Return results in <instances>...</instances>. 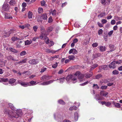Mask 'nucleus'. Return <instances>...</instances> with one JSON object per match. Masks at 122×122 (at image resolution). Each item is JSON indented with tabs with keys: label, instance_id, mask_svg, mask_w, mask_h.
<instances>
[{
	"label": "nucleus",
	"instance_id": "f257e3e1",
	"mask_svg": "<svg viewBox=\"0 0 122 122\" xmlns=\"http://www.w3.org/2000/svg\"><path fill=\"white\" fill-rule=\"evenodd\" d=\"M66 80L67 82L71 80L73 83L76 82V77L75 74L74 75H68L66 78Z\"/></svg>",
	"mask_w": 122,
	"mask_h": 122
},
{
	"label": "nucleus",
	"instance_id": "f03ea898",
	"mask_svg": "<svg viewBox=\"0 0 122 122\" xmlns=\"http://www.w3.org/2000/svg\"><path fill=\"white\" fill-rule=\"evenodd\" d=\"M40 28L41 34L40 36V37L41 39H42L44 36H46L47 34L46 33V31L43 26H41Z\"/></svg>",
	"mask_w": 122,
	"mask_h": 122
},
{
	"label": "nucleus",
	"instance_id": "7ed1b4c3",
	"mask_svg": "<svg viewBox=\"0 0 122 122\" xmlns=\"http://www.w3.org/2000/svg\"><path fill=\"white\" fill-rule=\"evenodd\" d=\"M17 82L19 84L21 85L24 87H26L31 85L29 84V82H23L20 80H18L17 81Z\"/></svg>",
	"mask_w": 122,
	"mask_h": 122
},
{
	"label": "nucleus",
	"instance_id": "20e7f679",
	"mask_svg": "<svg viewBox=\"0 0 122 122\" xmlns=\"http://www.w3.org/2000/svg\"><path fill=\"white\" fill-rule=\"evenodd\" d=\"M75 75L76 77V80L77 77H78L79 79L80 80L82 79L84 77V76L83 74H80L79 71H77L75 74ZM80 81H81V80H80Z\"/></svg>",
	"mask_w": 122,
	"mask_h": 122
},
{
	"label": "nucleus",
	"instance_id": "39448f33",
	"mask_svg": "<svg viewBox=\"0 0 122 122\" xmlns=\"http://www.w3.org/2000/svg\"><path fill=\"white\" fill-rule=\"evenodd\" d=\"M10 111L8 108H5L4 109L3 112L5 114H8V117H10L11 118H12L14 117L12 116L10 114L11 111Z\"/></svg>",
	"mask_w": 122,
	"mask_h": 122
},
{
	"label": "nucleus",
	"instance_id": "423d86ee",
	"mask_svg": "<svg viewBox=\"0 0 122 122\" xmlns=\"http://www.w3.org/2000/svg\"><path fill=\"white\" fill-rule=\"evenodd\" d=\"M10 114L11 115V116L14 117H13L12 118H11L10 117H9L10 119L11 120H13L14 118H18L19 117V114H17L16 112H13L12 111H11Z\"/></svg>",
	"mask_w": 122,
	"mask_h": 122
},
{
	"label": "nucleus",
	"instance_id": "0eeeda50",
	"mask_svg": "<svg viewBox=\"0 0 122 122\" xmlns=\"http://www.w3.org/2000/svg\"><path fill=\"white\" fill-rule=\"evenodd\" d=\"M10 7L9 6V5L6 2H5L4 4L2 9L4 11H6L8 10L9 9Z\"/></svg>",
	"mask_w": 122,
	"mask_h": 122
},
{
	"label": "nucleus",
	"instance_id": "6e6552de",
	"mask_svg": "<svg viewBox=\"0 0 122 122\" xmlns=\"http://www.w3.org/2000/svg\"><path fill=\"white\" fill-rule=\"evenodd\" d=\"M29 63L31 64H36L39 62L37 59H33L30 60L29 62Z\"/></svg>",
	"mask_w": 122,
	"mask_h": 122
},
{
	"label": "nucleus",
	"instance_id": "1a4fd4ad",
	"mask_svg": "<svg viewBox=\"0 0 122 122\" xmlns=\"http://www.w3.org/2000/svg\"><path fill=\"white\" fill-rule=\"evenodd\" d=\"M54 80H51L49 81H46L41 83L40 84V85H48L52 83Z\"/></svg>",
	"mask_w": 122,
	"mask_h": 122
},
{
	"label": "nucleus",
	"instance_id": "9d476101",
	"mask_svg": "<svg viewBox=\"0 0 122 122\" xmlns=\"http://www.w3.org/2000/svg\"><path fill=\"white\" fill-rule=\"evenodd\" d=\"M69 53L70 54L72 53L73 54H76L77 53V52L76 49L74 48H72L69 50Z\"/></svg>",
	"mask_w": 122,
	"mask_h": 122
},
{
	"label": "nucleus",
	"instance_id": "9b49d317",
	"mask_svg": "<svg viewBox=\"0 0 122 122\" xmlns=\"http://www.w3.org/2000/svg\"><path fill=\"white\" fill-rule=\"evenodd\" d=\"M50 79L49 77L46 75L43 76L41 78V80L42 81H46Z\"/></svg>",
	"mask_w": 122,
	"mask_h": 122
},
{
	"label": "nucleus",
	"instance_id": "f8f14e48",
	"mask_svg": "<svg viewBox=\"0 0 122 122\" xmlns=\"http://www.w3.org/2000/svg\"><path fill=\"white\" fill-rule=\"evenodd\" d=\"M115 63V61H112L111 63L109 65V67L110 68H114L116 67Z\"/></svg>",
	"mask_w": 122,
	"mask_h": 122
},
{
	"label": "nucleus",
	"instance_id": "ddd939ff",
	"mask_svg": "<svg viewBox=\"0 0 122 122\" xmlns=\"http://www.w3.org/2000/svg\"><path fill=\"white\" fill-rule=\"evenodd\" d=\"M99 48V49L101 52H103L105 51L106 50V48L105 46H100L98 47Z\"/></svg>",
	"mask_w": 122,
	"mask_h": 122
},
{
	"label": "nucleus",
	"instance_id": "4468645a",
	"mask_svg": "<svg viewBox=\"0 0 122 122\" xmlns=\"http://www.w3.org/2000/svg\"><path fill=\"white\" fill-rule=\"evenodd\" d=\"M8 105L9 107L11 110L14 111H16V108L14 107L12 104L9 103H8Z\"/></svg>",
	"mask_w": 122,
	"mask_h": 122
},
{
	"label": "nucleus",
	"instance_id": "2eb2a0df",
	"mask_svg": "<svg viewBox=\"0 0 122 122\" xmlns=\"http://www.w3.org/2000/svg\"><path fill=\"white\" fill-rule=\"evenodd\" d=\"M100 94L101 95L104 97H106V96L108 94V93L104 91H102L101 92Z\"/></svg>",
	"mask_w": 122,
	"mask_h": 122
},
{
	"label": "nucleus",
	"instance_id": "dca6fc26",
	"mask_svg": "<svg viewBox=\"0 0 122 122\" xmlns=\"http://www.w3.org/2000/svg\"><path fill=\"white\" fill-rule=\"evenodd\" d=\"M112 102L113 104L114 105L115 107L118 108H119L120 107L121 105L120 103H116L114 101H113Z\"/></svg>",
	"mask_w": 122,
	"mask_h": 122
},
{
	"label": "nucleus",
	"instance_id": "f3484780",
	"mask_svg": "<svg viewBox=\"0 0 122 122\" xmlns=\"http://www.w3.org/2000/svg\"><path fill=\"white\" fill-rule=\"evenodd\" d=\"M90 41V39H85L83 41V44L84 45H86L88 44Z\"/></svg>",
	"mask_w": 122,
	"mask_h": 122
},
{
	"label": "nucleus",
	"instance_id": "a211bd4d",
	"mask_svg": "<svg viewBox=\"0 0 122 122\" xmlns=\"http://www.w3.org/2000/svg\"><path fill=\"white\" fill-rule=\"evenodd\" d=\"M53 30V28L51 27H49L47 28L46 29V33H47V35L49 33L51 32Z\"/></svg>",
	"mask_w": 122,
	"mask_h": 122
},
{
	"label": "nucleus",
	"instance_id": "6ab92c4d",
	"mask_svg": "<svg viewBox=\"0 0 122 122\" xmlns=\"http://www.w3.org/2000/svg\"><path fill=\"white\" fill-rule=\"evenodd\" d=\"M109 47L111 49L110 50L109 52H111L114 51L115 49V48H114V45H110L109 46Z\"/></svg>",
	"mask_w": 122,
	"mask_h": 122
},
{
	"label": "nucleus",
	"instance_id": "aec40b11",
	"mask_svg": "<svg viewBox=\"0 0 122 122\" xmlns=\"http://www.w3.org/2000/svg\"><path fill=\"white\" fill-rule=\"evenodd\" d=\"M107 66L106 65H103L99 67V69L100 70L102 69L107 70Z\"/></svg>",
	"mask_w": 122,
	"mask_h": 122
},
{
	"label": "nucleus",
	"instance_id": "412c9836",
	"mask_svg": "<svg viewBox=\"0 0 122 122\" xmlns=\"http://www.w3.org/2000/svg\"><path fill=\"white\" fill-rule=\"evenodd\" d=\"M93 73L92 72H91L90 74L86 73L85 75V76L86 78H89L92 76V75Z\"/></svg>",
	"mask_w": 122,
	"mask_h": 122
},
{
	"label": "nucleus",
	"instance_id": "4be33fe9",
	"mask_svg": "<svg viewBox=\"0 0 122 122\" xmlns=\"http://www.w3.org/2000/svg\"><path fill=\"white\" fill-rule=\"evenodd\" d=\"M41 18L44 20H46L47 19V16L46 14H43L41 15Z\"/></svg>",
	"mask_w": 122,
	"mask_h": 122
},
{
	"label": "nucleus",
	"instance_id": "5701e85b",
	"mask_svg": "<svg viewBox=\"0 0 122 122\" xmlns=\"http://www.w3.org/2000/svg\"><path fill=\"white\" fill-rule=\"evenodd\" d=\"M12 41H15L18 40L19 39V38L15 36H13L11 38Z\"/></svg>",
	"mask_w": 122,
	"mask_h": 122
},
{
	"label": "nucleus",
	"instance_id": "b1692460",
	"mask_svg": "<svg viewBox=\"0 0 122 122\" xmlns=\"http://www.w3.org/2000/svg\"><path fill=\"white\" fill-rule=\"evenodd\" d=\"M5 18L12 19V17L10 16V15L7 14H5Z\"/></svg>",
	"mask_w": 122,
	"mask_h": 122
},
{
	"label": "nucleus",
	"instance_id": "393cba45",
	"mask_svg": "<svg viewBox=\"0 0 122 122\" xmlns=\"http://www.w3.org/2000/svg\"><path fill=\"white\" fill-rule=\"evenodd\" d=\"M31 41H29V40H27L25 41V45H30L32 43Z\"/></svg>",
	"mask_w": 122,
	"mask_h": 122
},
{
	"label": "nucleus",
	"instance_id": "a878e982",
	"mask_svg": "<svg viewBox=\"0 0 122 122\" xmlns=\"http://www.w3.org/2000/svg\"><path fill=\"white\" fill-rule=\"evenodd\" d=\"M16 81L15 79L12 78L10 79L9 82L10 84H11L14 83Z\"/></svg>",
	"mask_w": 122,
	"mask_h": 122
},
{
	"label": "nucleus",
	"instance_id": "bb28decb",
	"mask_svg": "<svg viewBox=\"0 0 122 122\" xmlns=\"http://www.w3.org/2000/svg\"><path fill=\"white\" fill-rule=\"evenodd\" d=\"M9 4L11 5L14 6L16 4L15 1L13 0H11L9 2Z\"/></svg>",
	"mask_w": 122,
	"mask_h": 122
},
{
	"label": "nucleus",
	"instance_id": "cd10ccee",
	"mask_svg": "<svg viewBox=\"0 0 122 122\" xmlns=\"http://www.w3.org/2000/svg\"><path fill=\"white\" fill-rule=\"evenodd\" d=\"M28 17L29 18H32V12L29 11L28 12Z\"/></svg>",
	"mask_w": 122,
	"mask_h": 122
},
{
	"label": "nucleus",
	"instance_id": "c85d7f7f",
	"mask_svg": "<svg viewBox=\"0 0 122 122\" xmlns=\"http://www.w3.org/2000/svg\"><path fill=\"white\" fill-rule=\"evenodd\" d=\"M29 84L31 85V86H33L36 85V82L33 81H32L29 82Z\"/></svg>",
	"mask_w": 122,
	"mask_h": 122
},
{
	"label": "nucleus",
	"instance_id": "c756f323",
	"mask_svg": "<svg viewBox=\"0 0 122 122\" xmlns=\"http://www.w3.org/2000/svg\"><path fill=\"white\" fill-rule=\"evenodd\" d=\"M9 50L10 51H11L15 53H17V51L16 50L13 49L11 47H10L9 48Z\"/></svg>",
	"mask_w": 122,
	"mask_h": 122
},
{
	"label": "nucleus",
	"instance_id": "7c9ffc66",
	"mask_svg": "<svg viewBox=\"0 0 122 122\" xmlns=\"http://www.w3.org/2000/svg\"><path fill=\"white\" fill-rule=\"evenodd\" d=\"M74 118L75 120L77 121V120L78 118V114L77 113H75Z\"/></svg>",
	"mask_w": 122,
	"mask_h": 122
},
{
	"label": "nucleus",
	"instance_id": "2f4dec72",
	"mask_svg": "<svg viewBox=\"0 0 122 122\" xmlns=\"http://www.w3.org/2000/svg\"><path fill=\"white\" fill-rule=\"evenodd\" d=\"M15 30H10L9 32V33L7 35V36H9L11 34H12L14 33H15Z\"/></svg>",
	"mask_w": 122,
	"mask_h": 122
},
{
	"label": "nucleus",
	"instance_id": "473e14b6",
	"mask_svg": "<svg viewBox=\"0 0 122 122\" xmlns=\"http://www.w3.org/2000/svg\"><path fill=\"white\" fill-rule=\"evenodd\" d=\"M44 38L45 39V40L46 43V44H48L49 43V41L48 38L46 36H44Z\"/></svg>",
	"mask_w": 122,
	"mask_h": 122
},
{
	"label": "nucleus",
	"instance_id": "72a5a7b5",
	"mask_svg": "<svg viewBox=\"0 0 122 122\" xmlns=\"http://www.w3.org/2000/svg\"><path fill=\"white\" fill-rule=\"evenodd\" d=\"M68 58L70 60H73L75 58V56L73 55L69 56H68Z\"/></svg>",
	"mask_w": 122,
	"mask_h": 122
},
{
	"label": "nucleus",
	"instance_id": "f704fd0d",
	"mask_svg": "<svg viewBox=\"0 0 122 122\" xmlns=\"http://www.w3.org/2000/svg\"><path fill=\"white\" fill-rule=\"evenodd\" d=\"M27 59H25L21 61H19L17 62L16 63H19V64L22 63H25L26 62Z\"/></svg>",
	"mask_w": 122,
	"mask_h": 122
},
{
	"label": "nucleus",
	"instance_id": "c9c22d12",
	"mask_svg": "<svg viewBox=\"0 0 122 122\" xmlns=\"http://www.w3.org/2000/svg\"><path fill=\"white\" fill-rule=\"evenodd\" d=\"M59 57V55H56L54 56L51 57L50 58V59L51 60H52L55 58H58Z\"/></svg>",
	"mask_w": 122,
	"mask_h": 122
},
{
	"label": "nucleus",
	"instance_id": "e433bc0d",
	"mask_svg": "<svg viewBox=\"0 0 122 122\" xmlns=\"http://www.w3.org/2000/svg\"><path fill=\"white\" fill-rule=\"evenodd\" d=\"M105 15V12H102L100 15H98L99 17H102L104 16Z\"/></svg>",
	"mask_w": 122,
	"mask_h": 122
},
{
	"label": "nucleus",
	"instance_id": "4c0bfd02",
	"mask_svg": "<svg viewBox=\"0 0 122 122\" xmlns=\"http://www.w3.org/2000/svg\"><path fill=\"white\" fill-rule=\"evenodd\" d=\"M26 54V52L25 51H23L21 52L20 53V55L21 56H23L25 55Z\"/></svg>",
	"mask_w": 122,
	"mask_h": 122
},
{
	"label": "nucleus",
	"instance_id": "58836bf2",
	"mask_svg": "<svg viewBox=\"0 0 122 122\" xmlns=\"http://www.w3.org/2000/svg\"><path fill=\"white\" fill-rule=\"evenodd\" d=\"M93 89H98L99 88V87L98 85L97 84H94L93 86Z\"/></svg>",
	"mask_w": 122,
	"mask_h": 122
},
{
	"label": "nucleus",
	"instance_id": "ea45409f",
	"mask_svg": "<svg viewBox=\"0 0 122 122\" xmlns=\"http://www.w3.org/2000/svg\"><path fill=\"white\" fill-rule=\"evenodd\" d=\"M16 112V114H19V116H20V115H22V111L21 110H17Z\"/></svg>",
	"mask_w": 122,
	"mask_h": 122
},
{
	"label": "nucleus",
	"instance_id": "a19ab883",
	"mask_svg": "<svg viewBox=\"0 0 122 122\" xmlns=\"http://www.w3.org/2000/svg\"><path fill=\"white\" fill-rule=\"evenodd\" d=\"M9 60H13V59H14V58H13L12 56L10 55H9L8 56L6 57Z\"/></svg>",
	"mask_w": 122,
	"mask_h": 122
},
{
	"label": "nucleus",
	"instance_id": "79ce46f5",
	"mask_svg": "<svg viewBox=\"0 0 122 122\" xmlns=\"http://www.w3.org/2000/svg\"><path fill=\"white\" fill-rule=\"evenodd\" d=\"M97 66L98 65L97 64H95L93 65L92 66V67H91V70H92L94 69L96 67H97Z\"/></svg>",
	"mask_w": 122,
	"mask_h": 122
},
{
	"label": "nucleus",
	"instance_id": "37998d69",
	"mask_svg": "<svg viewBox=\"0 0 122 122\" xmlns=\"http://www.w3.org/2000/svg\"><path fill=\"white\" fill-rule=\"evenodd\" d=\"M65 78L64 77H62L60 79V83H62L65 80Z\"/></svg>",
	"mask_w": 122,
	"mask_h": 122
},
{
	"label": "nucleus",
	"instance_id": "c03bdc74",
	"mask_svg": "<svg viewBox=\"0 0 122 122\" xmlns=\"http://www.w3.org/2000/svg\"><path fill=\"white\" fill-rule=\"evenodd\" d=\"M103 30L101 29H100L98 31V33L99 35H100L102 34L103 33Z\"/></svg>",
	"mask_w": 122,
	"mask_h": 122
},
{
	"label": "nucleus",
	"instance_id": "a18cd8bd",
	"mask_svg": "<svg viewBox=\"0 0 122 122\" xmlns=\"http://www.w3.org/2000/svg\"><path fill=\"white\" fill-rule=\"evenodd\" d=\"M77 107L75 106H73L72 107H71L69 108V110H76L77 109Z\"/></svg>",
	"mask_w": 122,
	"mask_h": 122
},
{
	"label": "nucleus",
	"instance_id": "49530a36",
	"mask_svg": "<svg viewBox=\"0 0 122 122\" xmlns=\"http://www.w3.org/2000/svg\"><path fill=\"white\" fill-rule=\"evenodd\" d=\"M112 73L114 75H117L119 73V72L118 71L115 70L112 71Z\"/></svg>",
	"mask_w": 122,
	"mask_h": 122
},
{
	"label": "nucleus",
	"instance_id": "de8ad7c7",
	"mask_svg": "<svg viewBox=\"0 0 122 122\" xmlns=\"http://www.w3.org/2000/svg\"><path fill=\"white\" fill-rule=\"evenodd\" d=\"M58 102L60 104H62V105H64L65 104V103L62 100H60L58 101Z\"/></svg>",
	"mask_w": 122,
	"mask_h": 122
},
{
	"label": "nucleus",
	"instance_id": "09e8293b",
	"mask_svg": "<svg viewBox=\"0 0 122 122\" xmlns=\"http://www.w3.org/2000/svg\"><path fill=\"white\" fill-rule=\"evenodd\" d=\"M58 66V63L57 62H56L55 64H53L52 66V67L54 68H56L57 66Z\"/></svg>",
	"mask_w": 122,
	"mask_h": 122
},
{
	"label": "nucleus",
	"instance_id": "8fccbe9b",
	"mask_svg": "<svg viewBox=\"0 0 122 122\" xmlns=\"http://www.w3.org/2000/svg\"><path fill=\"white\" fill-rule=\"evenodd\" d=\"M1 80L3 82H6L8 81V79L7 78H1Z\"/></svg>",
	"mask_w": 122,
	"mask_h": 122
},
{
	"label": "nucleus",
	"instance_id": "3c124183",
	"mask_svg": "<svg viewBox=\"0 0 122 122\" xmlns=\"http://www.w3.org/2000/svg\"><path fill=\"white\" fill-rule=\"evenodd\" d=\"M26 73V74L27 75H29L31 74L30 71H25L23 73V74Z\"/></svg>",
	"mask_w": 122,
	"mask_h": 122
},
{
	"label": "nucleus",
	"instance_id": "603ef678",
	"mask_svg": "<svg viewBox=\"0 0 122 122\" xmlns=\"http://www.w3.org/2000/svg\"><path fill=\"white\" fill-rule=\"evenodd\" d=\"M102 76V75L101 74H98L96 76V79H99Z\"/></svg>",
	"mask_w": 122,
	"mask_h": 122
},
{
	"label": "nucleus",
	"instance_id": "864d4df0",
	"mask_svg": "<svg viewBox=\"0 0 122 122\" xmlns=\"http://www.w3.org/2000/svg\"><path fill=\"white\" fill-rule=\"evenodd\" d=\"M95 98L97 100H99L101 99V97L99 96V95H96Z\"/></svg>",
	"mask_w": 122,
	"mask_h": 122
},
{
	"label": "nucleus",
	"instance_id": "5fc2aeb1",
	"mask_svg": "<svg viewBox=\"0 0 122 122\" xmlns=\"http://www.w3.org/2000/svg\"><path fill=\"white\" fill-rule=\"evenodd\" d=\"M98 45V44L97 43H93L92 45V46L93 47H96Z\"/></svg>",
	"mask_w": 122,
	"mask_h": 122
},
{
	"label": "nucleus",
	"instance_id": "6e6d98bb",
	"mask_svg": "<svg viewBox=\"0 0 122 122\" xmlns=\"http://www.w3.org/2000/svg\"><path fill=\"white\" fill-rule=\"evenodd\" d=\"M111 105V103L110 102H106L105 106L107 107H109Z\"/></svg>",
	"mask_w": 122,
	"mask_h": 122
},
{
	"label": "nucleus",
	"instance_id": "4d7b16f0",
	"mask_svg": "<svg viewBox=\"0 0 122 122\" xmlns=\"http://www.w3.org/2000/svg\"><path fill=\"white\" fill-rule=\"evenodd\" d=\"M43 11V9L41 8H39L38 9V12L39 13H41Z\"/></svg>",
	"mask_w": 122,
	"mask_h": 122
},
{
	"label": "nucleus",
	"instance_id": "13d9d810",
	"mask_svg": "<svg viewBox=\"0 0 122 122\" xmlns=\"http://www.w3.org/2000/svg\"><path fill=\"white\" fill-rule=\"evenodd\" d=\"M46 70V68H43L41 69V70L40 71L41 72H44Z\"/></svg>",
	"mask_w": 122,
	"mask_h": 122
},
{
	"label": "nucleus",
	"instance_id": "bf43d9fd",
	"mask_svg": "<svg viewBox=\"0 0 122 122\" xmlns=\"http://www.w3.org/2000/svg\"><path fill=\"white\" fill-rule=\"evenodd\" d=\"M114 19L118 21L119 20H120L121 18L120 17H118L117 16H115V17Z\"/></svg>",
	"mask_w": 122,
	"mask_h": 122
},
{
	"label": "nucleus",
	"instance_id": "052dcab7",
	"mask_svg": "<svg viewBox=\"0 0 122 122\" xmlns=\"http://www.w3.org/2000/svg\"><path fill=\"white\" fill-rule=\"evenodd\" d=\"M107 87V86H102L101 87V88L102 89H106Z\"/></svg>",
	"mask_w": 122,
	"mask_h": 122
},
{
	"label": "nucleus",
	"instance_id": "680f3d73",
	"mask_svg": "<svg viewBox=\"0 0 122 122\" xmlns=\"http://www.w3.org/2000/svg\"><path fill=\"white\" fill-rule=\"evenodd\" d=\"M101 22L103 24H104L107 23V21L105 19H102L101 20Z\"/></svg>",
	"mask_w": 122,
	"mask_h": 122
},
{
	"label": "nucleus",
	"instance_id": "e2e57ef3",
	"mask_svg": "<svg viewBox=\"0 0 122 122\" xmlns=\"http://www.w3.org/2000/svg\"><path fill=\"white\" fill-rule=\"evenodd\" d=\"M16 47L17 48H20L22 47L21 45L17 43L16 44Z\"/></svg>",
	"mask_w": 122,
	"mask_h": 122
},
{
	"label": "nucleus",
	"instance_id": "0e129e2a",
	"mask_svg": "<svg viewBox=\"0 0 122 122\" xmlns=\"http://www.w3.org/2000/svg\"><path fill=\"white\" fill-rule=\"evenodd\" d=\"M97 24L99 27H103V25L102 24L100 23V22H98L97 23Z\"/></svg>",
	"mask_w": 122,
	"mask_h": 122
},
{
	"label": "nucleus",
	"instance_id": "69168bd1",
	"mask_svg": "<svg viewBox=\"0 0 122 122\" xmlns=\"http://www.w3.org/2000/svg\"><path fill=\"white\" fill-rule=\"evenodd\" d=\"M38 27L36 26H34L33 27V29L35 32L37 30L38 28Z\"/></svg>",
	"mask_w": 122,
	"mask_h": 122
},
{
	"label": "nucleus",
	"instance_id": "338daca9",
	"mask_svg": "<svg viewBox=\"0 0 122 122\" xmlns=\"http://www.w3.org/2000/svg\"><path fill=\"white\" fill-rule=\"evenodd\" d=\"M92 57L93 58V59H94L97 57V54H95L93 55Z\"/></svg>",
	"mask_w": 122,
	"mask_h": 122
},
{
	"label": "nucleus",
	"instance_id": "774afa93",
	"mask_svg": "<svg viewBox=\"0 0 122 122\" xmlns=\"http://www.w3.org/2000/svg\"><path fill=\"white\" fill-rule=\"evenodd\" d=\"M78 41V40L77 38H75L73 40V42L75 43H76Z\"/></svg>",
	"mask_w": 122,
	"mask_h": 122
}]
</instances>
